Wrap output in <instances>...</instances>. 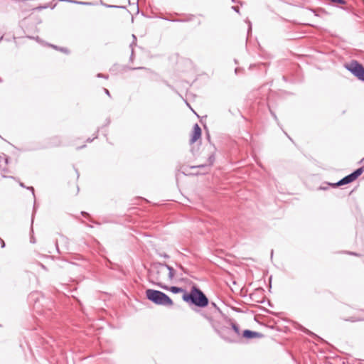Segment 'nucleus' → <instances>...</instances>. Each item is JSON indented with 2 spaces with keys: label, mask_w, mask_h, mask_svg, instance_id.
<instances>
[{
  "label": "nucleus",
  "mask_w": 364,
  "mask_h": 364,
  "mask_svg": "<svg viewBox=\"0 0 364 364\" xmlns=\"http://www.w3.org/2000/svg\"><path fill=\"white\" fill-rule=\"evenodd\" d=\"M175 274V270L165 264H159L151 267L149 271L150 279L160 287L167 289L165 283L171 281Z\"/></svg>",
  "instance_id": "obj_1"
},
{
  "label": "nucleus",
  "mask_w": 364,
  "mask_h": 364,
  "mask_svg": "<svg viewBox=\"0 0 364 364\" xmlns=\"http://www.w3.org/2000/svg\"><path fill=\"white\" fill-rule=\"evenodd\" d=\"M183 299L199 307H205L208 304V298L196 287H193L189 294L185 293L183 295Z\"/></svg>",
  "instance_id": "obj_2"
},
{
  "label": "nucleus",
  "mask_w": 364,
  "mask_h": 364,
  "mask_svg": "<svg viewBox=\"0 0 364 364\" xmlns=\"http://www.w3.org/2000/svg\"><path fill=\"white\" fill-rule=\"evenodd\" d=\"M147 299L156 304L166 306H171L173 301L166 294L154 289H147L146 291Z\"/></svg>",
  "instance_id": "obj_3"
},
{
  "label": "nucleus",
  "mask_w": 364,
  "mask_h": 364,
  "mask_svg": "<svg viewBox=\"0 0 364 364\" xmlns=\"http://www.w3.org/2000/svg\"><path fill=\"white\" fill-rule=\"evenodd\" d=\"M223 339L229 342H235L240 336V331L237 324L232 323L231 327L224 328L221 332Z\"/></svg>",
  "instance_id": "obj_4"
},
{
  "label": "nucleus",
  "mask_w": 364,
  "mask_h": 364,
  "mask_svg": "<svg viewBox=\"0 0 364 364\" xmlns=\"http://www.w3.org/2000/svg\"><path fill=\"white\" fill-rule=\"evenodd\" d=\"M345 68L358 80L364 82V67L357 60H352L345 65Z\"/></svg>",
  "instance_id": "obj_5"
},
{
  "label": "nucleus",
  "mask_w": 364,
  "mask_h": 364,
  "mask_svg": "<svg viewBox=\"0 0 364 364\" xmlns=\"http://www.w3.org/2000/svg\"><path fill=\"white\" fill-rule=\"evenodd\" d=\"M363 171H364V166L358 168L352 173L346 176V177H344L343 178L340 180L338 182L335 183H329V185L333 188H336V187H338L340 186L350 183L355 181L363 173Z\"/></svg>",
  "instance_id": "obj_6"
},
{
  "label": "nucleus",
  "mask_w": 364,
  "mask_h": 364,
  "mask_svg": "<svg viewBox=\"0 0 364 364\" xmlns=\"http://www.w3.org/2000/svg\"><path fill=\"white\" fill-rule=\"evenodd\" d=\"M206 169V164L183 165L181 167L182 172L186 175H198V169Z\"/></svg>",
  "instance_id": "obj_7"
},
{
  "label": "nucleus",
  "mask_w": 364,
  "mask_h": 364,
  "mask_svg": "<svg viewBox=\"0 0 364 364\" xmlns=\"http://www.w3.org/2000/svg\"><path fill=\"white\" fill-rule=\"evenodd\" d=\"M201 136V129L198 124L193 126V131L191 138V143L196 142Z\"/></svg>",
  "instance_id": "obj_8"
},
{
  "label": "nucleus",
  "mask_w": 364,
  "mask_h": 364,
  "mask_svg": "<svg viewBox=\"0 0 364 364\" xmlns=\"http://www.w3.org/2000/svg\"><path fill=\"white\" fill-rule=\"evenodd\" d=\"M243 336L247 338H252L257 337L259 333L257 332L252 331L250 330H245L243 332Z\"/></svg>",
  "instance_id": "obj_9"
},
{
  "label": "nucleus",
  "mask_w": 364,
  "mask_h": 364,
  "mask_svg": "<svg viewBox=\"0 0 364 364\" xmlns=\"http://www.w3.org/2000/svg\"><path fill=\"white\" fill-rule=\"evenodd\" d=\"M170 291L173 293L177 294V293L183 292V289L182 288L177 287H171L170 288Z\"/></svg>",
  "instance_id": "obj_10"
},
{
  "label": "nucleus",
  "mask_w": 364,
  "mask_h": 364,
  "mask_svg": "<svg viewBox=\"0 0 364 364\" xmlns=\"http://www.w3.org/2000/svg\"><path fill=\"white\" fill-rule=\"evenodd\" d=\"M50 46L51 47H53V48L56 49V50H60L61 52H63V53H69L68 50L66 48H58V46H54V45H50Z\"/></svg>",
  "instance_id": "obj_11"
},
{
  "label": "nucleus",
  "mask_w": 364,
  "mask_h": 364,
  "mask_svg": "<svg viewBox=\"0 0 364 364\" xmlns=\"http://www.w3.org/2000/svg\"><path fill=\"white\" fill-rule=\"evenodd\" d=\"M210 164H208V165H206V169H198L199 172H198V174H204V173H206L209 171L210 170Z\"/></svg>",
  "instance_id": "obj_12"
},
{
  "label": "nucleus",
  "mask_w": 364,
  "mask_h": 364,
  "mask_svg": "<svg viewBox=\"0 0 364 364\" xmlns=\"http://www.w3.org/2000/svg\"><path fill=\"white\" fill-rule=\"evenodd\" d=\"M193 16H190L187 18L185 19H178V20H174V21H179V22H184V21H190L193 18Z\"/></svg>",
  "instance_id": "obj_13"
},
{
  "label": "nucleus",
  "mask_w": 364,
  "mask_h": 364,
  "mask_svg": "<svg viewBox=\"0 0 364 364\" xmlns=\"http://www.w3.org/2000/svg\"><path fill=\"white\" fill-rule=\"evenodd\" d=\"M247 23H248V31H247V35H249V33L251 32L252 31V24H251V22L247 20Z\"/></svg>",
  "instance_id": "obj_14"
},
{
  "label": "nucleus",
  "mask_w": 364,
  "mask_h": 364,
  "mask_svg": "<svg viewBox=\"0 0 364 364\" xmlns=\"http://www.w3.org/2000/svg\"><path fill=\"white\" fill-rule=\"evenodd\" d=\"M97 77H103V78H105V79H107V78H108V75H104V74H102V73H98V74L97 75Z\"/></svg>",
  "instance_id": "obj_15"
},
{
  "label": "nucleus",
  "mask_w": 364,
  "mask_h": 364,
  "mask_svg": "<svg viewBox=\"0 0 364 364\" xmlns=\"http://www.w3.org/2000/svg\"><path fill=\"white\" fill-rule=\"evenodd\" d=\"M232 9L235 11H236V12L239 13V7H238V6H232Z\"/></svg>",
  "instance_id": "obj_16"
},
{
  "label": "nucleus",
  "mask_w": 364,
  "mask_h": 364,
  "mask_svg": "<svg viewBox=\"0 0 364 364\" xmlns=\"http://www.w3.org/2000/svg\"><path fill=\"white\" fill-rule=\"evenodd\" d=\"M132 46H133V43H132V44L130 45V47L132 48L131 60L132 59L133 55H134V49H133V47H132Z\"/></svg>",
  "instance_id": "obj_17"
},
{
  "label": "nucleus",
  "mask_w": 364,
  "mask_h": 364,
  "mask_svg": "<svg viewBox=\"0 0 364 364\" xmlns=\"http://www.w3.org/2000/svg\"><path fill=\"white\" fill-rule=\"evenodd\" d=\"M104 91H105V93L107 95H108V96H109V97H110V92H109V91L107 89L104 88Z\"/></svg>",
  "instance_id": "obj_18"
},
{
  "label": "nucleus",
  "mask_w": 364,
  "mask_h": 364,
  "mask_svg": "<svg viewBox=\"0 0 364 364\" xmlns=\"http://www.w3.org/2000/svg\"><path fill=\"white\" fill-rule=\"evenodd\" d=\"M0 241H1V247H4L5 243H4V240L0 238Z\"/></svg>",
  "instance_id": "obj_19"
},
{
  "label": "nucleus",
  "mask_w": 364,
  "mask_h": 364,
  "mask_svg": "<svg viewBox=\"0 0 364 364\" xmlns=\"http://www.w3.org/2000/svg\"><path fill=\"white\" fill-rule=\"evenodd\" d=\"M132 70H137V69H146L144 67H139V68H131Z\"/></svg>",
  "instance_id": "obj_20"
},
{
  "label": "nucleus",
  "mask_w": 364,
  "mask_h": 364,
  "mask_svg": "<svg viewBox=\"0 0 364 364\" xmlns=\"http://www.w3.org/2000/svg\"><path fill=\"white\" fill-rule=\"evenodd\" d=\"M27 188L28 190H31L32 191L33 194L34 193V188L33 187H31H31H27Z\"/></svg>",
  "instance_id": "obj_21"
},
{
  "label": "nucleus",
  "mask_w": 364,
  "mask_h": 364,
  "mask_svg": "<svg viewBox=\"0 0 364 364\" xmlns=\"http://www.w3.org/2000/svg\"><path fill=\"white\" fill-rule=\"evenodd\" d=\"M271 114L273 116V117L274 118V119L277 120V117L276 114L272 112H271Z\"/></svg>",
  "instance_id": "obj_22"
},
{
  "label": "nucleus",
  "mask_w": 364,
  "mask_h": 364,
  "mask_svg": "<svg viewBox=\"0 0 364 364\" xmlns=\"http://www.w3.org/2000/svg\"><path fill=\"white\" fill-rule=\"evenodd\" d=\"M19 185L23 188H26V186L21 182L19 183Z\"/></svg>",
  "instance_id": "obj_23"
},
{
  "label": "nucleus",
  "mask_w": 364,
  "mask_h": 364,
  "mask_svg": "<svg viewBox=\"0 0 364 364\" xmlns=\"http://www.w3.org/2000/svg\"><path fill=\"white\" fill-rule=\"evenodd\" d=\"M132 37H133V38H134V42H133V43H134V42L136 41V36H135L134 35H132Z\"/></svg>",
  "instance_id": "obj_24"
},
{
  "label": "nucleus",
  "mask_w": 364,
  "mask_h": 364,
  "mask_svg": "<svg viewBox=\"0 0 364 364\" xmlns=\"http://www.w3.org/2000/svg\"><path fill=\"white\" fill-rule=\"evenodd\" d=\"M92 140H93V139L88 138L87 141L89 142H91V141H92Z\"/></svg>",
  "instance_id": "obj_25"
},
{
  "label": "nucleus",
  "mask_w": 364,
  "mask_h": 364,
  "mask_svg": "<svg viewBox=\"0 0 364 364\" xmlns=\"http://www.w3.org/2000/svg\"><path fill=\"white\" fill-rule=\"evenodd\" d=\"M107 7H117V6L107 5Z\"/></svg>",
  "instance_id": "obj_26"
},
{
  "label": "nucleus",
  "mask_w": 364,
  "mask_h": 364,
  "mask_svg": "<svg viewBox=\"0 0 364 364\" xmlns=\"http://www.w3.org/2000/svg\"><path fill=\"white\" fill-rule=\"evenodd\" d=\"M110 123V120L108 119H107V124H109Z\"/></svg>",
  "instance_id": "obj_27"
},
{
  "label": "nucleus",
  "mask_w": 364,
  "mask_h": 364,
  "mask_svg": "<svg viewBox=\"0 0 364 364\" xmlns=\"http://www.w3.org/2000/svg\"><path fill=\"white\" fill-rule=\"evenodd\" d=\"M3 161L4 162L5 164H6L8 163L7 160Z\"/></svg>",
  "instance_id": "obj_28"
},
{
  "label": "nucleus",
  "mask_w": 364,
  "mask_h": 364,
  "mask_svg": "<svg viewBox=\"0 0 364 364\" xmlns=\"http://www.w3.org/2000/svg\"><path fill=\"white\" fill-rule=\"evenodd\" d=\"M3 37H4L3 36H1L0 37V42L2 41Z\"/></svg>",
  "instance_id": "obj_29"
},
{
  "label": "nucleus",
  "mask_w": 364,
  "mask_h": 364,
  "mask_svg": "<svg viewBox=\"0 0 364 364\" xmlns=\"http://www.w3.org/2000/svg\"><path fill=\"white\" fill-rule=\"evenodd\" d=\"M209 160H211L213 159V156H210L209 158H208Z\"/></svg>",
  "instance_id": "obj_30"
},
{
  "label": "nucleus",
  "mask_w": 364,
  "mask_h": 364,
  "mask_svg": "<svg viewBox=\"0 0 364 364\" xmlns=\"http://www.w3.org/2000/svg\"><path fill=\"white\" fill-rule=\"evenodd\" d=\"M319 189L326 190V187H323V188L321 187Z\"/></svg>",
  "instance_id": "obj_31"
},
{
  "label": "nucleus",
  "mask_w": 364,
  "mask_h": 364,
  "mask_svg": "<svg viewBox=\"0 0 364 364\" xmlns=\"http://www.w3.org/2000/svg\"><path fill=\"white\" fill-rule=\"evenodd\" d=\"M226 336L231 337V334H226Z\"/></svg>",
  "instance_id": "obj_32"
},
{
  "label": "nucleus",
  "mask_w": 364,
  "mask_h": 364,
  "mask_svg": "<svg viewBox=\"0 0 364 364\" xmlns=\"http://www.w3.org/2000/svg\"><path fill=\"white\" fill-rule=\"evenodd\" d=\"M232 1L235 3V2H236V0H232Z\"/></svg>",
  "instance_id": "obj_33"
},
{
  "label": "nucleus",
  "mask_w": 364,
  "mask_h": 364,
  "mask_svg": "<svg viewBox=\"0 0 364 364\" xmlns=\"http://www.w3.org/2000/svg\"><path fill=\"white\" fill-rule=\"evenodd\" d=\"M361 159H364V157H363Z\"/></svg>",
  "instance_id": "obj_34"
}]
</instances>
